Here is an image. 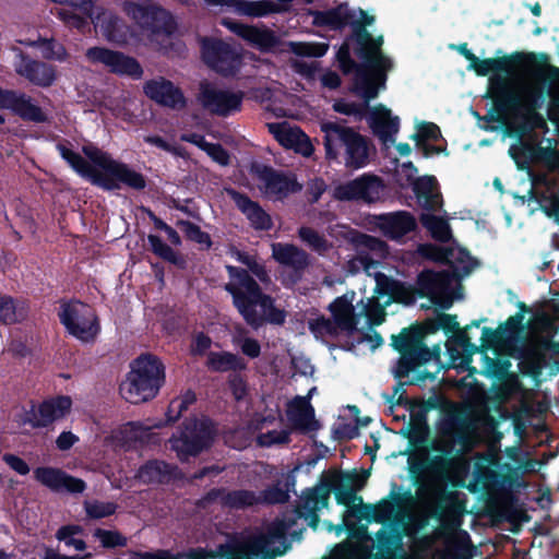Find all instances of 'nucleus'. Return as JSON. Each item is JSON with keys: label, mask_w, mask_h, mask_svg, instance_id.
<instances>
[{"label": "nucleus", "mask_w": 559, "mask_h": 559, "mask_svg": "<svg viewBox=\"0 0 559 559\" xmlns=\"http://www.w3.org/2000/svg\"><path fill=\"white\" fill-rule=\"evenodd\" d=\"M355 292H347L329 306L340 331L352 333L357 330L359 317H365L368 325H379L385 320L386 306L392 302L408 305L415 299L414 292L409 287L385 277L377 280L374 294L371 297L361 299L357 304L358 313H355Z\"/></svg>", "instance_id": "obj_1"}, {"label": "nucleus", "mask_w": 559, "mask_h": 559, "mask_svg": "<svg viewBox=\"0 0 559 559\" xmlns=\"http://www.w3.org/2000/svg\"><path fill=\"white\" fill-rule=\"evenodd\" d=\"M357 55L362 60L356 66L347 56V50L340 51L341 68L345 73L356 68L354 90L365 99L366 105L385 88L386 74L393 69V61L383 53L381 47L383 37L377 38L367 29H360L356 35Z\"/></svg>", "instance_id": "obj_2"}, {"label": "nucleus", "mask_w": 559, "mask_h": 559, "mask_svg": "<svg viewBox=\"0 0 559 559\" xmlns=\"http://www.w3.org/2000/svg\"><path fill=\"white\" fill-rule=\"evenodd\" d=\"M423 253L428 258L449 264L447 271L426 272L421 276L423 292L442 309H449L455 299H460V280L471 274L476 267V261L461 248L442 249L423 247Z\"/></svg>", "instance_id": "obj_3"}, {"label": "nucleus", "mask_w": 559, "mask_h": 559, "mask_svg": "<svg viewBox=\"0 0 559 559\" xmlns=\"http://www.w3.org/2000/svg\"><path fill=\"white\" fill-rule=\"evenodd\" d=\"M84 152L94 165H91L71 150L64 146L60 147L61 156L78 174L87 178L93 185L105 190L119 189L121 183L135 190L145 188L144 176L128 165L112 159L109 155L96 148H85Z\"/></svg>", "instance_id": "obj_4"}, {"label": "nucleus", "mask_w": 559, "mask_h": 559, "mask_svg": "<svg viewBox=\"0 0 559 559\" xmlns=\"http://www.w3.org/2000/svg\"><path fill=\"white\" fill-rule=\"evenodd\" d=\"M229 282L225 289L233 296V304L253 329H258L265 322L281 324L285 320V313L274 306L271 296L264 294L248 271L235 266H227Z\"/></svg>", "instance_id": "obj_5"}, {"label": "nucleus", "mask_w": 559, "mask_h": 559, "mask_svg": "<svg viewBox=\"0 0 559 559\" xmlns=\"http://www.w3.org/2000/svg\"><path fill=\"white\" fill-rule=\"evenodd\" d=\"M122 11L138 28L141 40L166 47L167 39L176 31L170 13L152 0H124Z\"/></svg>", "instance_id": "obj_6"}, {"label": "nucleus", "mask_w": 559, "mask_h": 559, "mask_svg": "<svg viewBox=\"0 0 559 559\" xmlns=\"http://www.w3.org/2000/svg\"><path fill=\"white\" fill-rule=\"evenodd\" d=\"M320 128L324 134L323 144L326 158L336 159L340 147H343L346 167L358 169L369 163L371 146L365 136L349 127L330 120L322 121Z\"/></svg>", "instance_id": "obj_7"}, {"label": "nucleus", "mask_w": 559, "mask_h": 559, "mask_svg": "<svg viewBox=\"0 0 559 559\" xmlns=\"http://www.w3.org/2000/svg\"><path fill=\"white\" fill-rule=\"evenodd\" d=\"M165 382V367L154 355L143 354L131 364L120 385L121 396L133 404L155 397Z\"/></svg>", "instance_id": "obj_8"}, {"label": "nucleus", "mask_w": 559, "mask_h": 559, "mask_svg": "<svg viewBox=\"0 0 559 559\" xmlns=\"http://www.w3.org/2000/svg\"><path fill=\"white\" fill-rule=\"evenodd\" d=\"M287 531V524L277 520L267 527L265 533L238 545L222 559H272L281 556L288 549Z\"/></svg>", "instance_id": "obj_9"}, {"label": "nucleus", "mask_w": 559, "mask_h": 559, "mask_svg": "<svg viewBox=\"0 0 559 559\" xmlns=\"http://www.w3.org/2000/svg\"><path fill=\"white\" fill-rule=\"evenodd\" d=\"M215 429L211 420L200 419L189 421L180 436L170 439L171 449L181 461L195 456L209 448L214 439Z\"/></svg>", "instance_id": "obj_10"}, {"label": "nucleus", "mask_w": 559, "mask_h": 559, "mask_svg": "<svg viewBox=\"0 0 559 559\" xmlns=\"http://www.w3.org/2000/svg\"><path fill=\"white\" fill-rule=\"evenodd\" d=\"M60 320L67 331L82 342L93 341L99 332L94 310L80 301L63 306Z\"/></svg>", "instance_id": "obj_11"}, {"label": "nucleus", "mask_w": 559, "mask_h": 559, "mask_svg": "<svg viewBox=\"0 0 559 559\" xmlns=\"http://www.w3.org/2000/svg\"><path fill=\"white\" fill-rule=\"evenodd\" d=\"M243 99V93L221 88L207 83L200 86L199 102L209 112L222 117L239 111Z\"/></svg>", "instance_id": "obj_12"}, {"label": "nucleus", "mask_w": 559, "mask_h": 559, "mask_svg": "<svg viewBox=\"0 0 559 559\" xmlns=\"http://www.w3.org/2000/svg\"><path fill=\"white\" fill-rule=\"evenodd\" d=\"M543 75L534 71L519 80L511 94V103L525 120L536 115V108L542 96Z\"/></svg>", "instance_id": "obj_13"}, {"label": "nucleus", "mask_w": 559, "mask_h": 559, "mask_svg": "<svg viewBox=\"0 0 559 559\" xmlns=\"http://www.w3.org/2000/svg\"><path fill=\"white\" fill-rule=\"evenodd\" d=\"M383 192L384 185L379 177L362 175L352 181L337 186L334 189V197L338 200L372 203L379 201Z\"/></svg>", "instance_id": "obj_14"}, {"label": "nucleus", "mask_w": 559, "mask_h": 559, "mask_svg": "<svg viewBox=\"0 0 559 559\" xmlns=\"http://www.w3.org/2000/svg\"><path fill=\"white\" fill-rule=\"evenodd\" d=\"M72 400L70 396L60 395L43 402L36 409H33L22 424H29L33 428L47 427L48 425L63 419L70 414Z\"/></svg>", "instance_id": "obj_15"}, {"label": "nucleus", "mask_w": 559, "mask_h": 559, "mask_svg": "<svg viewBox=\"0 0 559 559\" xmlns=\"http://www.w3.org/2000/svg\"><path fill=\"white\" fill-rule=\"evenodd\" d=\"M12 50L16 53L14 69L19 75L40 87H48L53 84L57 79V71L53 66L33 60L16 47H13Z\"/></svg>", "instance_id": "obj_16"}, {"label": "nucleus", "mask_w": 559, "mask_h": 559, "mask_svg": "<svg viewBox=\"0 0 559 559\" xmlns=\"http://www.w3.org/2000/svg\"><path fill=\"white\" fill-rule=\"evenodd\" d=\"M269 131L276 141L286 148L294 150L305 157L313 153V145L310 139L296 126L283 122H270L266 124Z\"/></svg>", "instance_id": "obj_17"}, {"label": "nucleus", "mask_w": 559, "mask_h": 559, "mask_svg": "<svg viewBox=\"0 0 559 559\" xmlns=\"http://www.w3.org/2000/svg\"><path fill=\"white\" fill-rule=\"evenodd\" d=\"M202 53L211 68L224 74L233 72L238 64L237 52L222 40H204Z\"/></svg>", "instance_id": "obj_18"}, {"label": "nucleus", "mask_w": 559, "mask_h": 559, "mask_svg": "<svg viewBox=\"0 0 559 559\" xmlns=\"http://www.w3.org/2000/svg\"><path fill=\"white\" fill-rule=\"evenodd\" d=\"M96 31L110 41L126 43L128 33L123 21L115 13L94 3V14L88 17Z\"/></svg>", "instance_id": "obj_19"}, {"label": "nucleus", "mask_w": 559, "mask_h": 559, "mask_svg": "<svg viewBox=\"0 0 559 559\" xmlns=\"http://www.w3.org/2000/svg\"><path fill=\"white\" fill-rule=\"evenodd\" d=\"M34 477L52 491L67 490L79 493L84 491L86 487L82 479L72 477L61 469L53 467H38L34 471Z\"/></svg>", "instance_id": "obj_20"}, {"label": "nucleus", "mask_w": 559, "mask_h": 559, "mask_svg": "<svg viewBox=\"0 0 559 559\" xmlns=\"http://www.w3.org/2000/svg\"><path fill=\"white\" fill-rule=\"evenodd\" d=\"M145 95L159 105L171 109H182L186 99L181 91L165 79L152 80L144 85Z\"/></svg>", "instance_id": "obj_21"}, {"label": "nucleus", "mask_w": 559, "mask_h": 559, "mask_svg": "<svg viewBox=\"0 0 559 559\" xmlns=\"http://www.w3.org/2000/svg\"><path fill=\"white\" fill-rule=\"evenodd\" d=\"M372 224L386 237L397 239L416 227V221L408 212H394L378 215Z\"/></svg>", "instance_id": "obj_22"}, {"label": "nucleus", "mask_w": 559, "mask_h": 559, "mask_svg": "<svg viewBox=\"0 0 559 559\" xmlns=\"http://www.w3.org/2000/svg\"><path fill=\"white\" fill-rule=\"evenodd\" d=\"M261 180V191L265 197L273 200H282L301 190V185L297 182L294 176L266 170L262 174Z\"/></svg>", "instance_id": "obj_23"}, {"label": "nucleus", "mask_w": 559, "mask_h": 559, "mask_svg": "<svg viewBox=\"0 0 559 559\" xmlns=\"http://www.w3.org/2000/svg\"><path fill=\"white\" fill-rule=\"evenodd\" d=\"M370 127L374 134L384 143H394V135L399 132V117H393L391 110L378 105L370 110Z\"/></svg>", "instance_id": "obj_24"}, {"label": "nucleus", "mask_w": 559, "mask_h": 559, "mask_svg": "<svg viewBox=\"0 0 559 559\" xmlns=\"http://www.w3.org/2000/svg\"><path fill=\"white\" fill-rule=\"evenodd\" d=\"M225 25H227L235 34L261 50H269L275 47L278 43L275 34L267 28H260L234 22H225Z\"/></svg>", "instance_id": "obj_25"}, {"label": "nucleus", "mask_w": 559, "mask_h": 559, "mask_svg": "<svg viewBox=\"0 0 559 559\" xmlns=\"http://www.w3.org/2000/svg\"><path fill=\"white\" fill-rule=\"evenodd\" d=\"M272 257L282 265L295 271H302L309 265V255L306 251L293 243H272Z\"/></svg>", "instance_id": "obj_26"}, {"label": "nucleus", "mask_w": 559, "mask_h": 559, "mask_svg": "<svg viewBox=\"0 0 559 559\" xmlns=\"http://www.w3.org/2000/svg\"><path fill=\"white\" fill-rule=\"evenodd\" d=\"M229 195L237 204L239 210L247 216L252 226L257 229L271 228L272 221L269 214L255 202L249 200L246 195L234 190L228 191Z\"/></svg>", "instance_id": "obj_27"}, {"label": "nucleus", "mask_w": 559, "mask_h": 559, "mask_svg": "<svg viewBox=\"0 0 559 559\" xmlns=\"http://www.w3.org/2000/svg\"><path fill=\"white\" fill-rule=\"evenodd\" d=\"M288 416L294 425L302 430L312 431L319 428L313 407L308 399L301 396L294 399L288 406Z\"/></svg>", "instance_id": "obj_28"}, {"label": "nucleus", "mask_w": 559, "mask_h": 559, "mask_svg": "<svg viewBox=\"0 0 559 559\" xmlns=\"http://www.w3.org/2000/svg\"><path fill=\"white\" fill-rule=\"evenodd\" d=\"M419 203L428 211H436L441 206V197L436 187L433 177H420L413 187Z\"/></svg>", "instance_id": "obj_29"}, {"label": "nucleus", "mask_w": 559, "mask_h": 559, "mask_svg": "<svg viewBox=\"0 0 559 559\" xmlns=\"http://www.w3.org/2000/svg\"><path fill=\"white\" fill-rule=\"evenodd\" d=\"M328 503L329 495L326 492L319 495L317 491H310L302 497V503L297 509L298 515L316 528L318 524L317 512L328 507Z\"/></svg>", "instance_id": "obj_30"}, {"label": "nucleus", "mask_w": 559, "mask_h": 559, "mask_svg": "<svg viewBox=\"0 0 559 559\" xmlns=\"http://www.w3.org/2000/svg\"><path fill=\"white\" fill-rule=\"evenodd\" d=\"M210 498L231 508L249 507L260 501L259 497L248 490L226 491L218 489L213 490Z\"/></svg>", "instance_id": "obj_31"}, {"label": "nucleus", "mask_w": 559, "mask_h": 559, "mask_svg": "<svg viewBox=\"0 0 559 559\" xmlns=\"http://www.w3.org/2000/svg\"><path fill=\"white\" fill-rule=\"evenodd\" d=\"M17 43L28 47H43L41 53L45 59L64 61L68 58L67 49L53 39H46L38 36L37 38L19 39Z\"/></svg>", "instance_id": "obj_32"}, {"label": "nucleus", "mask_w": 559, "mask_h": 559, "mask_svg": "<svg viewBox=\"0 0 559 559\" xmlns=\"http://www.w3.org/2000/svg\"><path fill=\"white\" fill-rule=\"evenodd\" d=\"M27 318V309L23 302L0 295V321L4 324H15Z\"/></svg>", "instance_id": "obj_33"}, {"label": "nucleus", "mask_w": 559, "mask_h": 559, "mask_svg": "<svg viewBox=\"0 0 559 559\" xmlns=\"http://www.w3.org/2000/svg\"><path fill=\"white\" fill-rule=\"evenodd\" d=\"M171 474V467L162 461H150L142 465L135 477L142 483H162Z\"/></svg>", "instance_id": "obj_34"}, {"label": "nucleus", "mask_w": 559, "mask_h": 559, "mask_svg": "<svg viewBox=\"0 0 559 559\" xmlns=\"http://www.w3.org/2000/svg\"><path fill=\"white\" fill-rule=\"evenodd\" d=\"M393 343L395 348L399 350L411 352L414 358L420 362H428L431 359L439 357V347H436L433 350H430L423 344H418L413 347L411 346L408 336L404 334H401L400 336H393Z\"/></svg>", "instance_id": "obj_35"}, {"label": "nucleus", "mask_w": 559, "mask_h": 559, "mask_svg": "<svg viewBox=\"0 0 559 559\" xmlns=\"http://www.w3.org/2000/svg\"><path fill=\"white\" fill-rule=\"evenodd\" d=\"M206 366L218 372L237 370L243 368V364L239 357L228 352H211L207 355Z\"/></svg>", "instance_id": "obj_36"}, {"label": "nucleus", "mask_w": 559, "mask_h": 559, "mask_svg": "<svg viewBox=\"0 0 559 559\" xmlns=\"http://www.w3.org/2000/svg\"><path fill=\"white\" fill-rule=\"evenodd\" d=\"M13 111L24 120L34 122H44L47 120V116L41 108L34 104L33 99L24 93H20Z\"/></svg>", "instance_id": "obj_37"}, {"label": "nucleus", "mask_w": 559, "mask_h": 559, "mask_svg": "<svg viewBox=\"0 0 559 559\" xmlns=\"http://www.w3.org/2000/svg\"><path fill=\"white\" fill-rule=\"evenodd\" d=\"M420 221L435 239L448 241L451 238L450 226L443 218L430 213H424Z\"/></svg>", "instance_id": "obj_38"}, {"label": "nucleus", "mask_w": 559, "mask_h": 559, "mask_svg": "<svg viewBox=\"0 0 559 559\" xmlns=\"http://www.w3.org/2000/svg\"><path fill=\"white\" fill-rule=\"evenodd\" d=\"M112 63L114 64L109 70L112 73L129 75L134 79L141 78L143 74V70L139 62L135 59L123 55L122 52H118Z\"/></svg>", "instance_id": "obj_39"}, {"label": "nucleus", "mask_w": 559, "mask_h": 559, "mask_svg": "<svg viewBox=\"0 0 559 559\" xmlns=\"http://www.w3.org/2000/svg\"><path fill=\"white\" fill-rule=\"evenodd\" d=\"M298 236L309 248L320 254L325 253L331 248V243L317 230L310 227H300Z\"/></svg>", "instance_id": "obj_40"}, {"label": "nucleus", "mask_w": 559, "mask_h": 559, "mask_svg": "<svg viewBox=\"0 0 559 559\" xmlns=\"http://www.w3.org/2000/svg\"><path fill=\"white\" fill-rule=\"evenodd\" d=\"M82 532L83 530L79 525H66L57 531L56 538L63 542L66 546L73 547L76 551H83L86 549V544L83 539L76 537Z\"/></svg>", "instance_id": "obj_41"}, {"label": "nucleus", "mask_w": 559, "mask_h": 559, "mask_svg": "<svg viewBox=\"0 0 559 559\" xmlns=\"http://www.w3.org/2000/svg\"><path fill=\"white\" fill-rule=\"evenodd\" d=\"M118 52L105 47H92L86 50L85 58L92 64H102L110 70Z\"/></svg>", "instance_id": "obj_42"}, {"label": "nucleus", "mask_w": 559, "mask_h": 559, "mask_svg": "<svg viewBox=\"0 0 559 559\" xmlns=\"http://www.w3.org/2000/svg\"><path fill=\"white\" fill-rule=\"evenodd\" d=\"M93 536L105 548L124 547L127 545V538L118 531L96 528Z\"/></svg>", "instance_id": "obj_43"}, {"label": "nucleus", "mask_w": 559, "mask_h": 559, "mask_svg": "<svg viewBox=\"0 0 559 559\" xmlns=\"http://www.w3.org/2000/svg\"><path fill=\"white\" fill-rule=\"evenodd\" d=\"M86 514L91 519H102L116 512L117 506L112 502L87 501L84 503Z\"/></svg>", "instance_id": "obj_44"}, {"label": "nucleus", "mask_w": 559, "mask_h": 559, "mask_svg": "<svg viewBox=\"0 0 559 559\" xmlns=\"http://www.w3.org/2000/svg\"><path fill=\"white\" fill-rule=\"evenodd\" d=\"M290 50L302 57H321L325 55L328 46L325 44H310V43H289Z\"/></svg>", "instance_id": "obj_45"}, {"label": "nucleus", "mask_w": 559, "mask_h": 559, "mask_svg": "<svg viewBox=\"0 0 559 559\" xmlns=\"http://www.w3.org/2000/svg\"><path fill=\"white\" fill-rule=\"evenodd\" d=\"M309 328L317 337L334 336L340 332L333 319L323 317L311 320Z\"/></svg>", "instance_id": "obj_46"}, {"label": "nucleus", "mask_w": 559, "mask_h": 559, "mask_svg": "<svg viewBox=\"0 0 559 559\" xmlns=\"http://www.w3.org/2000/svg\"><path fill=\"white\" fill-rule=\"evenodd\" d=\"M147 239L155 254L174 264L180 263V259L177 257L176 252L157 236L150 235Z\"/></svg>", "instance_id": "obj_47"}, {"label": "nucleus", "mask_w": 559, "mask_h": 559, "mask_svg": "<svg viewBox=\"0 0 559 559\" xmlns=\"http://www.w3.org/2000/svg\"><path fill=\"white\" fill-rule=\"evenodd\" d=\"M277 10V5L267 0L251 1L242 5V12L252 16H263Z\"/></svg>", "instance_id": "obj_48"}, {"label": "nucleus", "mask_w": 559, "mask_h": 559, "mask_svg": "<svg viewBox=\"0 0 559 559\" xmlns=\"http://www.w3.org/2000/svg\"><path fill=\"white\" fill-rule=\"evenodd\" d=\"M178 226L181 231L191 240L200 243L210 246V237L207 234L203 233L199 226L194 225L191 222L180 221L178 222Z\"/></svg>", "instance_id": "obj_49"}, {"label": "nucleus", "mask_w": 559, "mask_h": 559, "mask_svg": "<svg viewBox=\"0 0 559 559\" xmlns=\"http://www.w3.org/2000/svg\"><path fill=\"white\" fill-rule=\"evenodd\" d=\"M195 395L192 392H187L181 399L174 400L168 408V421L174 423L177 420L181 413L194 402Z\"/></svg>", "instance_id": "obj_50"}, {"label": "nucleus", "mask_w": 559, "mask_h": 559, "mask_svg": "<svg viewBox=\"0 0 559 559\" xmlns=\"http://www.w3.org/2000/svg\"><path fill=\"white\" fill-rule=\"evenodd\" d=\"M356 241L360 247L371 251L376 257H384L386 254V245L380 239L368 235H359Z\"/></svg>", "instance_id": "obj_51"}, {"label": "nucleus", "mask_w": 559, "mask_h": 559, "mask_svg": "<svg viewBox=\"0 0 559 559\" xmlns=\"http://www.w3.org/2000/svg\"><path fill=\"white\" fill-rule=\"evenodd\" d=\"M397 182L401 187H414L417 181V169L412 163H403L396 169Z\"/></svg>", "instance_id": "obj_52"}, {"label": "nucleus", "mask_w": 559, "mask_h": 559, "mask_svg": "<svg viewBox=\"0 0 559 559\" xmlns=\"http://www.w3.org/2000/svg\"><path fill=\"white\" fill-rule=\"evenodd\" d=\"M288 441V432L286 430H269L258 436V443L262 447H270L276 443H285Z\"/></svg>", "instance_id": "obj_53"}, {"label": "nucleus", "mask_w": 559, "mask_h": 559, "mask_svg": "<svg viewBox=\"0 0 559 559\" xmlns=\"http://www.w3.org/2000/svg\"><path fill=\"white\" fill-rule=\"evenodd\" d=\"M235 342L240 347L241 352L250 358H255L261 353L260 344L254 338L242 337L241 335H239L235 337Z\"/></svg>", "instance_id": "obj_54"}, {"label": "nucleus", "mask_w": 559, "mask_h": 559, "mask_svg": "<svg viewBox=\"0 0 559 559\" xmlns=\"http://www.w3.org/2000/svg\"><path fill=\"white\" fill-rule=\"evenodd\" d=\"M288 497L287 489L275 486L263 492L262 500L267 503H283L287 501Z\"/></svg>", "instance_id": "obj_55"}, {"label": "nucleus", "mask_w": 559, "mask_h": 559, "mask_svg": "<svg viewBox=\"0 0 559 559\" xmlns=\"http://www.w3.org/2000/svg\"><path fill=\"white\" fill-rule=\"evenodd\" d=\"M333 109L340 114L348 115V116H358L361 117L365 108L362 106L356 105L354 103L346 102H336L333 105Z\"/></svg>", "instance_id": "obj_56"}, {"label": "nucleus", "mask_w": 559, "mask_h": 559, "mask_svg": "<svg viewBox=\"0 0 559 559\" xmlns=\"http://www.w3.org/2000/svg\"><path fill=\"white\" fill-rule=\"evenodd\" d=\"M205 152L219 165L225 166L229 163L228 153L218 144L210 143L209 146H206Z\"/></svg>", "instance_id": "obj_57"}, {"label": "nucleus", "mask_w": 559, "mask_h": 559, "mask_svg": "<svg viewBox=\"0 0 559 559\" xmlns=\"http://www.w3.org/2000/svg\"><path fill=\"white\" fill-rule=\"evenodd\" d=\"M3 461L20 475H26L29 473V467L26 462L14 454H4Z\"/></svg>", "instance_id": "obj_58"}, {"label": "nucleus", "mask_w": 559, "mask_h": 559, "mask_svg": "<svg viewBox=\"0 0 559 559\" xmlns=\"http://www.w3.org/2000/svg\"><path fill=\"white\" fill-rule=\"evenodd\" d=\"M19 95L20 92L0 87V109H11L13 111Z\"/></svg>", "instance_id": "obj_59"}, {"label": "nucleus", "mask_w": 559, "mask_h": 559, "mask_svg": "<svg viewBox=\"0 0 559 559\" xmlns=\"http://www.w3.org/2000/svg\"><path fill=\"white\" fill-rule=\"evenodd\" d=\"M325 191V183L321 179H314L309 182L307 193L310 202H317L321 194Z\"/></svg>", "instance_id": "obj_60"}, {"label": "nucleus", "mask_w": 559, "mask_h": 559, "mask_svg": "<svg viewBox=\"0 0 559 559\" xmlns=\"http://www.w3.org/2000/svg\"><path fill=\"white\" fill-rule=\"evenodd\" d=\"M138 559H201L198 555L193 554H183L178 556H173L168 552H158V554H141Z\"/></svg>", "instance_id": "obj_61"}, {"label": "nucleus", "mask_w": 559, "mask_h": 559, "mask_svg": "<svg viewBox=\"0 0 559 559\" xmlns=\"http://www.w3.org/2000/svg\"><path fill=\"white\" fill-rule=\"evenodd\" d=\"M78 440L79 438L71 431H63L57 438L56 444L58 449L66 451L69 450Z\"/></svg>", "instance_id": "obj_62"}, {"label": "nucleus", "mask_w": 559, "mask_h": 559, "mask_svg": "<svg viewBox=\"0 0 559 559\" xmlns=\"http://www.w3.org/2000/svg\"><path fill=\"white\" fill-rule=\"evenodd\" d=\"M211 338L204 334H198L192 344V353L203 355L211 346Z\"/></svg>", "instance_id": "obj_63"}, {"label": "nucleus", "mask_w": 559, "mask_h": 559, "mask_svg": "<svg viewBox=\"0 0 559 559\" xmlns=\"http://www.w3.org/2000/svg\"><path fill=\"white\" fill-rule=\"evenodd\" d=\"M439 134V129L433 123H421L418 126V133L413 135L414 139L427 138L436 139Z\"/></svg>", "instance_id": "obj_64"}]
</instances>
